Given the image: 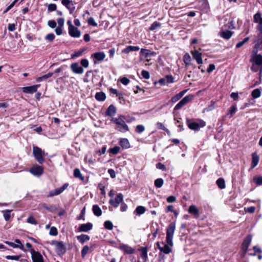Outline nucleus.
Returning <instances> with one entry per match:
<instances>
[{
  "label": "nucleus",
  "mask_w": 262,
  "mask_h": 262,
  "mask_svg": "<svg viewBox=\"0 0 262 262\" xmlns=\"http://www.w3.org/2000/svg\"><path fill=\"white\" fill-rule=\"evenodd\" d=\"M146 210L145 208L142 206H138L135 210L134 211V213L137 215H140L143 214Z\"/></svg>",
  "instance_id": "nucleus-28"
},
{
  "label": "nucleus",
  "mask_w": 262,
  "mask_h": 262,
  "mask_svg": "<svg viewBox=\"0 0 262 262\" xmlns=\"http://www.w3.org/2000/svg\"><path fill=\"white\" fill-rule=\"evenodd\" d=\"M196 122H192L190 119H186V123L189 129L193 130H199L200 128L206 125V122L202 119H197Z\"/></svg>",
  "instance_id": "nucleus-3"
},
{
  "label": "nucleus",
  "mask_w": 262,
  "mask_h": 262,
  "mask_svg": "<svg viewBox=\"0 0 262 262\" xmlns=\"http://www.w3.org/2000/svg\"><path fill=\"white\" fill-rule=\"evenodd\" d=\"M12 210H3L2 212L3 213L4 217L6 221H8L11 217V212Z\"/></svg>",
  "instance_id": "nucleus-34"
},
{
  "label": "nucleus",
  "mask_w": 262,
  "mask_h": 262,
  "mask_svg": "<svg viewBox=\"0 0 262 262\" xmlns=\"http://www.w3.org/2000/svg\"><path fill=\"white\" fill-rule=\"evenodd\" d=\"M56 8L57 6L55 4H50L48 6V10L50 12L55 11Z\"/></svg>",
  "instance_id": "nucleus-53"
},
{
  "label": "nucleus",
  "mask_w": 262,
  "mask_h": 262,
  "mask_svg": "<svg viewBox=\"0 0 262 262\" xmlns=\"http://www.w3.org/2000/svg\"><path fill=\"white\" fill-rule=\"evenodd\" d=\"M80 63L84 68H88L89 65V61L86 59H82L80 61Z\"/></svg>",
  "instance_id": "nucleus-55"
},
{
  "label": "nucleus",
  "mask_w": 262,
  "mask_h": 262,
  "mask_svg": "<svg viewBox=\"0 0 262 262\" xmlns=\"http://www.w3.org/2000/svg\"><path fill=\"white\" fill-rule=\"evenodd\" d=\"M232 32L229 30L222 31L221 32V36L226 39H229L232 36Z\"/></svg>",
  "instance_id": "nucleus-29"
},
{
  "label": "nucleus",
  "mask_w": 262,
  "mask_h": 262,
  "mask_svg": "<svg viewBox=\"0 0 262 262\" xmlns=\"http://www.w3.org/2000/svg\"><path fill=\"white\" fill-rule=\"evenodd\" d=\"M104 227L108 230H112L113 228V225L112 223L110 221H106L104 223Z\"/></svg>",
  "instance_id": "nucleus-40"
},
{
  "label": "nucleus",
  "mask_w": 262,
  "mask_h": 262,
  "mask_svg": "<svg viewBox=\"0 0 262 262\" xmlns=\"http://www.w3.org/2000/svg\"><path fill=\"white\" fill-rule=\"evenodd\" d=\"M252 167H254L258 164L259 159L258 156L255 152L252 154Z\"/></svg>",
  "instance_id": "nucleus-27"
},
{
  "label": "nucleus",
  "mask_w": 262,
  "mask_h": 262,
  "mask_svg": "<svg viewBox=\"0 0 262 262\" xmlns=\"http://www.w3.org/2000/svg\"><path fill=\"white\" fill-rule=\"evenodd\" d=\"M260 68V73L262 72V67H260L259 66H257L256 64H253L251 66V69L254 72H256L259 70Z\"/></svg>",
  "instance_id": "nucleus-46"
},
{
  "label": "nucleus",
  "mask_w": 262,
  "mask_h": 262,
  "mask_svg": "<svg viewBox=\"0 0 262 262\" xmlns=\"http://www.w3.org/2000/svg\"><path fill=\"white\" fill-rule=\"evenodd\" d=\"M74 176L75 178H79L82 181L84 180V177L81 174L80 171L78 168H75L74 170Z\"/></svg>",
  "instance_id": "nucleus-32"
},
{
  "label": "nucleus",
  "mask_w": 262,
  "mask_h": 262,
  "mask_svg": "<svg viewBox=\"0 0 262 262\" xmlns=\"http://www.w3.org/2000/svg\"><path fill=\"white\" fill-rule=\"evenodd\" d=\"M21 255H7L6 256V258L10 260H18L20 258Z\"/></svg>",
  "instance_id": "nucleus-44"
},
{
  "label": "nucleus",
  "mask_w": 262,
  "mask_h": 262,
  "mask_svg": "<svg viewBox=\"0 0 262 262\" xmlns=\"http://www.w3.org/2000/svg\"><path fill=\"white\" fill-rule=\"evenodd\" d=\"M166 83H171L173 82V77L171 75H167L165 77Z\"/></svg>",
  "instance_id": "nucleus-51"
},
{
  "label": "nucleus",
  "mask_w": 262,
  "mask_h": 262,
  "mask_svg": "<svg viewBox=\"0 0 262 262\" xmlns=\"http://www.w3.org/2000/svg\"><path fill=\"white\" fill-rule=\"evenodd\" d=\"M252 240V235L249 234L244 239L242 244V248L243 250L246 252L248 250L249 246L250 245Z\"/></svg>",
  "instance_id": "nucleus-15"
},
{
  "label": "nucleus",
  "mask_w": 262,
  "mask_h": 262,
  "mask_svg": "<svg viewBox=\"0 0 262 262\" xmlns=\"http://www.w3.org/2000/svg\"><path fill=\"white\" fill-rule=\"evenodd\" d=\"M89 250L90 248L87 245H85L83 247L81 250V256L82 258H84L86 254L88 253Z\"/></svg>",
  "instance_id": "nucleus-39"
},
{
  "label": "nucleus",
  "mask_w": 262,
  "mask_h": 262,
  "mask_svg": "<svg viewBox=\"0 0 262 262\" xmlns=\"http://www.w3.org/2000/svg\"><path fill=\"white\" fill-rule=\"evenodd\" d=\"M215 68V65L214 64H210L209 65L208 68L207 69V72L209 73L212 72Z\"/></svg>",
  "instance_id": "nucleus-63"
},
{
  "label": "nucleus",
  "mask_w": 262,
  "mask_h": 262,
  "mask_svg": "<svg viewBox=\"0 0 262 262\" xmlns=\"http://www.w3.org/2000/svg\"><path fill=\"white\" fill-rule=\"evenodd\" d=\"M30 172L34 176L39 177L43 173V168L38 165H35L30 168Z\"/></svg>",
  "instance_id": "nucleus-10"
},
{
  "label": "nucleus",
  "mask_w": 262,
  "mask_h": 262,
  "mask_svg": "<svg viewBox=\"0 0 262 262\" xmlns=\"http://www.w3.org/2000/svg\"><path fill=\"white\" fill-rule=\"evenodd\" d=\"M54 38L55 35L53 33L48 34L45 37V39L49 40V41H52Z\"/></svg>",
  "instance_id": "nucleus-54"
},
{
  "label": "nucleus",
  "mask_w": 262,
  "mask_h": 262,
  "mask_svg": "<svg viewBox=\"0 0 262 262\" xmlns=\"http://www.w3.org/2000/svg\"><path fill=\"white\" fill-rule=\"evenodd\" d=\"M216 184L218 186L219 188L222 189L225 188V182L223 178H219L216 181Z\"/></svg>",
  "instance_id": "nucleus-35"
},
{
  "label": "nucleus",
  "mask_w": 262,
  "mask_h": 262,
  "mask_svg": "<svg viewBox=\"0 0 262 262\" xmlns=\"http://www.w3.org/2000/svg\"><path fill=\"white\" fill-rule=\"evenodd\" d=\"M93 228V224L91 223H88L86 224H83L80 225L79 227V231L80 232H88L91 230Z\"/></svg>",
  "instance_id": "nucleus-16"
},
{
  "label": "nucleus",
  "mask_w": 262,
  "mask_h": 262,
  "mask_svg": "<svg viewBox=\"0 0 262 262\" xmlns=\"http://www.w3.org/2000/svg\"><path fill=\"white\" fill-rule=\"evenodd\" d=\"M88 23L89 25L92 26L93 27H96L97 23L95 21L93 17H90L88 20Z\"/></svg>",
  "instance_id": "nucleus-50"
},
{
  "label": "nucleus",
  "mask_w": 262,
  "mask_h": 262,
  "mask_svg": "<svg viewBox=\"0 0 262 262\" xmlns=\"http://www.w3.org/2000/svg\"><path fill=\"white\" fill-rule=\"evenodd\" d=\"M183 61L186 64H189L191 61V57L188 54H185L183 57Z\"/></svg>",
  "instance_id": "nucleus-48"
},
{
  "label": "nucleus",
  "mask_w": 262,
  "mask_h": 262,
  "mask_svg": "<svg viewBox=\"0 0 262 262\" xmlns=\"http://www.w3.org/2000/svg\"><path fill=\"white\" fill-rule=\"evenodd\" d=\"M112 121L116 124L115 129L119 132H125L129 130L128 126L126 125L125 117L121 116L118 118H113Z\"/></svg>",
  "instance_id": "nucleus-2"
},
{
  "label": "nucleus",
  "mask_w": 262,
  "mask_h": 262,
  "mask_svg": "<svg viewBox=\"0 0 262 262\" xmlns=\"http://www.w3.org/2000/svg\"><path fill=\"white\" fill-rule=\"evenodd\" d=\"M250 61L254 64L262 67V55L260 54L251 56Z\"/></svg>",
  "instance_id": "nucleus-11"
},
{
  "label": "nucleus",
  "mask_w": 262,
  "mask_h": 262,
  "mask_svg": "<svg viewBox=\"0 0 262 262\" xmlns=\"http://www.w3.org/2000/svg\"><path fill=\"white\" fill-rule=\"evenodd\" d=\"M49 26L52 28H54L56 26V23L54 20H49L48 23Z\"/></svg>",
  "instance_id": "nucleus-61"
},
{
  "label": "nucleus",
  "mask_w": 262,
  "mask_h": 262,
  "mask_svg": "<svg viewBox=\"0 0 262 262\" xmlns=\"http://www.w3.org/2000/svg\"><path fill=\"white\" fill-rule=\"evenodd\" d=\"M91 56L93 58H94L95 60L98 61H101L103 60L105 57V54L102 52H96L92 54Z\"/></svg>",
  "instance_id": "nucleus-18"
},
{
  "label": "nucleus",
  "mask_w": 262,
  "mask_h": 262,
  "mask_svg": "<svg viewBox=\"0 0 262 262\" xmlns=\"http://www.w3.org/2000/svg\"><path fill=\"white\" fill-rule=\"evenodd\" d=\"M237 110L236 105H232L229 109V113L227 115H230V118H231L236 112Z\"/></svg>",
  "instance_id": "nucleus-37"
},
{
  "label": "nucleus",
  "mask_w": 262,
  "mask_h": 262,
  "mask_svg": "<svg viewBox=\"0 0 262 262\" xmlns=\"http://www.w3.org/2000/svg\"><path fill=\"white\" fill-rule=\"evenodd\" d=\"M72 30L71 32H70V30H69V34L71 37L78 38L81 36V32L77 28L75 27V29Z\"/></svg>",
  "instance_id": "nucleus-22"
},
{
  "label": "nucleus",
  "mask_w": 262,
  "mask_h": 262,
  "mask_svg": "<svg viewBox=\"0 0 262 262\" xmlns=\"http://www.w3.org/2000/svg\"><path fill=\"white\" fill-rule=\"evenodd\" d=\"M193 98L192 95H189L184 97L174 107V110L181 109L183 106L190 102Z\"/></svg>",
  "instance_id": "nucleus-6"
},
{
  "label": "nucleus",
  "mask_w": 262,
  "mask_h": 262,
  "mask_svg": "<svg viewBox=\"0 0 262 262\" xmlns=\"http://www.w3.org/2000/svg\"><path fill=\"white\" fill-rule=\"evenodd\" d=\"M52 244L55 245V250L58 255H62L66 253V247L63 242L52 241Z\"/></svg>",
  "instance_id": "nucleus-5"
},
{
  "label": "nucleus",
  "mask_w": 262,
  "mask_h": 262,
  "mask_svg": "<svg viewBox=\"0 0 262 262\" xmlns=\"http://www.w3.org/2000/svg\"><path fill=\"white\" fill-rule=\"evenodd\" d=\"M77 238L80 243L81 244H84L85 242L89 241L90 237L88 235L81 234L80 235L77 236Z\"/></svg>",
  "instance_id": "nucleus-25"
},
{
  "label": "nucleus",
  "mask_w": 262,
  "mask_h": 262,
  "mask_svg": "<svg viewBox=\"0 0 262 262\" xmlns=\"http://www.w3.org/2000/svg\"><path fill=\"white\" fill-rule=\"evenodd\" d=\"M260 44L259 42H257L256 44H255V45L254 46V47L253 48V50L252 52L251 56L255 55H258L257 52L258 51V49L260 47Z\"/></svg>",
  "instance_id": "nucleus-43"
},
{
  "label": "nucleus",
  "mask_w": 262,
  "mask_h": 262,
  "mask_svg": "<svg viewBox=\"0 0 262 262\" xmlns=\"http://www.w3.org/2000/svg\"><path fill=\"white\" fill-rule=\"evenodd\" d=\"M140 54L144 56L145 57L147 58L149 56L148 50H144L142 49L140 51Z\"/></svg>",
  "instance_id": "nucleus-60"
},
{
  "label": "nucleus",
  "mask_w": 262,
  "mask_h": 262,
  "mask_svg": "<svg viewBox=\"0 0 262 262\" xmlns=\"http://www.w3.org/2000/svg\"><path fill=\"white\" fill-rule=\"evenodd\" d=\"M254 21L256 23H258L257 26V30H261L262 29V17L260 13L258 12L256 13L253 17Z\"/></svg>",
  "instance_id": "nucleus-17"
},
{
  "label": "nucleus",
  "mask_w": 262,
  "mask_h": 262,
  "mask_svg": "<svg viewBox=\"0 0 262 262\" xmlns=\"http://www.w3.org/2000/svg\"><path fill=\"white\" fill-rule=\"evenodd\" d=\"M176 229V223L174 222L171 223L167 227L166 229V241L167 244L162 243L163 246L161 249V252L165 254H169L171 252V249L170 247L173 246V237Z\"/></svg>",
  "instance_id": "nucleus-1"
},
{
  "label": "nucleus",
  "mask_w": 262,
  "mask_h": 262,
  "mask_svg": "<svg viewBox=\"0 0 262 262\" xmlns=\"http://www.w3.org/2000/svg\"><path fill=\"white\" fill-rule=\"evenodd\" d=\"M120 82L124 85H127L129 83V79L126 77H123L120 79Z\"/></svg>",
  "instance_id": "nucleus-59"
},
{
  "label": "nucleus",
  "mask_w": 262,
  "mask_h": 262,
  "mask_svg": "<svg viewBox=\"0 0 262 262\" xmlns=\"http://www.w3.org/2000/svg\"><path fill=\"white\" fill-rule=\"evenodd\" d=\"M123 195L122 193H118L114 199H111L109 201L111 204L114 207L116 208L118 207L119 204L123 202Z\"/></svg>",
  "instance_id": "nucleus-9"
},
{
  "label": "nucleus",
  "mask_w": 262,
  "mask_h": 262,
  "mask_svg": "<svg viewBox=\"0 0 262 262\" xmlns=\"http://www.w3.org/2000/svg\"><path fill=\"white\" fill-rule=\"evenodd\" d=\"M71 69L73 72L76 74H81L84 72L82 67L79 66L78 63L77 62L73 63L71 64Z\"/></svg>",
  "instance_id": "nucleus-13"
},
{
  "label": "nucleus",
  "mask_w": 262,
  "mask_h": 262,
  "mask_svg": "<svg viewBox=\"0 0 262 262\" xmlns=\"http://www.w3.org/2000/svg\"><path fill=\"white\" fill-rule=\"evenodd\" d=\"M85 50V49L83 48V49H81V50H79V51H78L75 52L74 54H73L71 55L72 58H74L75 57L80 56L82 55V53Z\"/></svg>",
  "instance_id": "nucleus-42"
},
{
  "label": "nucleus",
  "mask_w": 262,
  "mask_h": 262,
  "mask_svg": "<svg viewBox=\"0 0 262 262\" xmlns=\"http://www.w3.org/2000/svg\"><path fill=\"white\" fill-rule=\"evenodd\" d=\"M70 11V14H72L75 9V7L74 6V4H71L69 7L67 8Z\"/></svg>",
  "instance_id": "nucleus-64"
},
{
  "label": "nucleus",
  "mask_w": 262,
  "mask_h": 262,
  "mask_svg": "<svg viewBox=\"0 0 262 262\" xmlns=\"http://www.w3.org/2000/svg\"><path fill=\"white\" fill-rule=\"evenodd\" d=\"M245 209L246 212L250 213H252L255 211V207L251 206V207H248L247 208H245Z\"/></svg>",
  "instance_id": "nucleus-62"
},
{
  "label": "nucleus",
  "mask_w": 262,
  "mask_h": 262,
  "mask_svg": "<svg viewBox=\"0 0 262 262\" xmlns=\"http://www.w3.org/2000/svg\"><path fill=\"white\" fill-rule=\"evenodd\" d=\"M156 168L163 171H165L166 170L165 166L161 163H158L156 164Z\"/></svg>",
  "instance_id": "nucleus-56"
},
{
  "label": "nucleus",
  "mask_w": 262,
  "mask_h": 262,
  "mask_svg": "<svg viewBox=\"0 0 262 262\" xmlns=\"http://www.w3.org/2000/svg\"><path fill=\"white\" fill-rule=\"evenodd\" d=\"M188 212L190 214L194 215L196 217L199 215V210L198 208L194 205H191L188 209Z\"/></svg>",
  "instance_id": "nucleus-21"
},
{
  "label": "nucleus",
  "mask_w": 262,
  "mask_h": 262,
  "mask_svg": "<svg viewBox=\"0 0 262 262\" xmlns=\"http://www.w3.org/2000/svg\"><path fill=\"white\" fill-rule=\"evenodd\" d=\"M40 86L39 84L26 86L23 88V92L27 94H33L37 91V88Z\"/></svg>",
  "instance_id": "nucleus-14"
},
{
  "label": "nucleus",
  "mask_w": 262,
  "mask_h": 262,
  "mask_svg": "<svg viewBox=\"0 0 262 262\" xmlns=\"http://www.w3.org/2000/svg\"><path fill=\"white\" fill-rule=\"evenodd\" d=\"M49 234L51 235L56 236L58 234V231L56 227H52L50 228Z\"/></svg>",
  "instance_id": "nucleus-47"
},
{
  "label": "nucleus",
  "mask_w": 262,
  "mask_h": 262,
  "mask_svg": "<svg viewBox=\"0 0 262 262\" xmlns=\"http://www.w3.org/2000/svg\"><path fill=\"white\" fill-rule=\"evenodd\" d=\"M33 154L35 160L39 163L42 164L44 161L43 156H45V151L42 149L37 147H33Z\"/></svg>",
  "instance_id": "nucleus-4"
},
{
  "label": "nucleus",
  "mask_w": 262,
  "mask_h": 262,
  "mask_svg": "<svg viewBox=\"0 0 262 262\" xmlns=\"http://www.w3.org/2000/svg\"><path fill=\"white\" fill-rule=\"evenodd\" d=\"M53 75V73H51V72L48 73V74H47L46 75H44L42 76L37 77L36 79V81L38 82H40L42 80H46V79H48L49 78L51 77V76H52Z\"/></svg>",
  "instance_id": "nucleus-33"
},
{
  "label": "nucleus",
  "mask_w": 262,
  "mask_h": 262,
  "mask_svg": "<svg viewBox=\"0 0 262 262\" xmlns=\"http://www.w3.org/2000/svg\"><path fill=\"white\" fill-rule=\"evenodd\" d=\"M119 249L125 252L127 254L131 253V248L127 245L124 244H121L119 246Z\"/></svg>",
  "instance_id": "nucleus-31"
},
{
  "label": "nucleus",
  "mask_w": 262,
  "mask_h": 262,
  "mask_svg": "<svg viewBox=\"0 0 262 262\" xmlns=\"http://www.w3.org/2000/svg\"><path fill=\"white\" fill-rule=\"evenodd\" d=\"M164 184L163 180L162 178H159L155 181V186L157 188H161Z\"/></svg>",
  "instance_id": "nucleus-36"
},
{
  "label": "nucleus",
  "mask_w": 262,
  "mask_h": 262,
  "mask_svg": "<svg viewBox=\"0 0 262 262\" xmlns=\"http://www.w3.org/2000/svg\"><path fill=\"white\" fill-rule=\"evenodd\" d=\"M120 147L119 146H115L113 148H111L109 149V152L114 155H116L119 151Z\"/></svg>",
  "instance_id": "nucleus-45"
},
{
  "label": "nucleus",
  "mask_w": 262,
  "mask_h": 262,
  "mask_svg": "<svg viewBox=\"0 0 262 262\" xmlns=\"http://www.w3.org/2000/svg\"><path fill=\"white\" fill-rule=\"evenodd\" d=\"M138 250L140 252V256L142 259V262H146L147 259V247H141Z\"/></svg>",
  "instance_id": "nucleus-12"
},
{
  "label": "nucleus",
  "mask_w": 262,
  "mask_h": 262,
  "mask_svg": "<svg viewBox=\"0 0 262 262\" xmlns=\"http://www.w3.org/2000/svg\"><path fill=\"white\" fill-rule=\"evenodd\" d=\"M32 262H45L41 254L34 249L30 250Z\"/></svg>",
  "instance_id": "nucleus-7"
},
{
  "label": "nucleus",
  "mask_w": 262,
  "mask_h": 262,
  "mask_svg": "<svg viewBox=\"0 0 262 262\" xmlns=\"http://www.w3.org/2000/svg\"><path fill=\"white\" fill-rule=\"evenodd\" d=\"M27 222L33 225L37 224V222L35 219L32 216L30 215L27 220Z\"/></svg>",
  "instance_id": "nucleus-41"
},
{
  "label": "nucleus",
  "mask_w": 262,
  "mask_h": 262,
  "mask_svg": "<svg viewBox=\"0 0 262 262\" xmlns=\"http://www.w3.org/2000/svg\"><path fill=\"white\" fill-rule=\"evenodd\" d=\"M116 113V107L113 105H110L108 108L106 109V112L105 113V115L107 116H113Z\"/></svg>",
  "instance_id": "nucleus-19"
},
{
  "label": "nucleus",
  "mask_w": 262,
  "mask_h": 262,
  "mask_svg": "<svg viewBox=\"0 0 262 262\" xmlns=\"http://www.w3.org/2000/svg\"><path fill=\"white\" fill-rule=\"evenodd\" d=\"M253 181L257 185H262V177H254Z\"/></svg>",
  "instance_id": "nucleus-49"
},
{
  "label": "nucleus",
  "mask_w": 262,
  "mask_h": 262,
  "mask_svg": "<svg viewBox=\"0 0 262 262\" xmlns=\"http://www.w3.org/2000/svg\"><path fill=\"white\" fill-rule=\"evenodd\" d=\"M61 3L63 5H64L66 8L69 7L71 4H73L72 1L70 0H62Z\"/></svg>",
  "instance_id": "nucleus-58"
},
{
  "label": "nucleus",
  "mask_w": 262,
  "mask_h": 262,
  "mask_svg": "<svg viewBox=\"0 0 262 262\" xmlns=\"http://www.w3.org/2000/svg\"><path fill=\"white\" fill-rule=\"evenodd\" d=\"M68 186V183H65L62 187L50 191L49 194L47 195V197H53L55 195H57L61 193L64 190L67 188Z\"/></svg>",
  "instance_id": "nucleus-8"
},
{
  "label": "nucleus",
  "mask_w": 262,
  "mask_h": 262,
  "mask_svg": "<svg viewBox=\"0 0 262 262\" xmlns=\"http://www.w3.org/2000/svg\"><path fill=\"white\" fill-rule=\"evenodd\" d=\"M119 144L123 148H128L130 147L129 142L126 138L121 139L120 140Z\"/></svg>",
  "instance_id": "nucleus-24"
},
{
  "label": "nucleus",
  "mask_w": 262,
  "mask_h": 262,
  "mask_svg": "<svg viewBox=\"0 0 262 262\" xmlns=\"http://www.w3.org/2000/svg\"><path fill=\"white\" fill-rule=\"evenodd\" d=\"M94 214L99 216L102 214V210L98 205H94L92 208Z\"/></svg>",
  "instance_id": "nucleus-26"
},
{
  "label": "nucleus",
  "mask_w": 262,
  "mask_h": 262,
  "mask_svg": "<svg viewBox=\"0 0 262 262\" xmlns=\"http://www.w3.org/2000/svg\"><path fill=\"white\" fill-rule=\"evenodd\" d=\"M95 99L99 101H103L106 99L105 94L103 92L96 93L95 96Z\"/></svg>",
  "instance_id": "nucleus-23"
},
{
  "label": "nucleus",
  "mask_w": 262,
  "mask_h": 262,
  "mask_svg": "<svg viewBox=\"0 0 262 262\" xmlns=\"http://www.w3.org/2000/svg\"><path fill=\"white\" fill-rule=\"evenodd\" d=\"M141 75L142 77L146 79L149 78V73L147 71L143 70L141 72Z\"/></svg>",
  "instance_id": "nucleus-57"
},
{
  "label": "nucleus",
  "mask_w": 262,
  "mask_h": 262,
  "mask_svg": "<svg viewBox=\"0 0 262 262\" xmlns=\"http://www.w3.org/2000/svg\"><path fill=\"white\" fill-rule=\"evenodd\" d=\"M191 54L192 55L193 58L196 60L198 64H202L203 63L201 54L198 51L194 50L193 51H191Z\"/></svg>",
  "instance_id": "nucleus-20"
},
{
  "label": "nucleus",
  "mask_w": 262,
  "mask_h": 262,
  "mask_svg": "<svg viewBox=\"0 0 262 262\" xmlns=\"http://www.w3.org/2000/svg\"><path fill=\"white\" fill-rule=\"evenodd\" d=\"M145 130V127L142 125H138L136 126V132L138 133H141Z\"/></svg>",
  "instance_id": "nucleus-52"
},
{
  "label": "nucleus",
  "mask_w": 262,
  "mask_h": 262,
  "mask_svg": "<svg viewBox=\"0 0 262 262\" xmlns=\"http://www.w3.org/2000/svg\"><path fill=\"white\" fill-rule=\"evenodd\" d=\"M261 93L260 89H255L252 91L251 96L254 99L258 98L260 96Z\"/></svg>",
  "instance_id": "nucleus-30"
},
{
  "label": "nucleus",
  "mask_w": 262,
  "mask_h": 262,
  "mask_svg": "<svg viewBox=\"0 0 262 262\" xmlns=\"http://www.w3.org/2000/svg\"><path fill=\"white\" fill-rule=\"evenodd\" d=\"M161 23H160L158 21H155L151 25L149 29L151 31L155 30L156 29H157L158 28L160 27L161 26Z\"/></svg>",
  "instance_id": "nucleus-38"
}]
</instances>
